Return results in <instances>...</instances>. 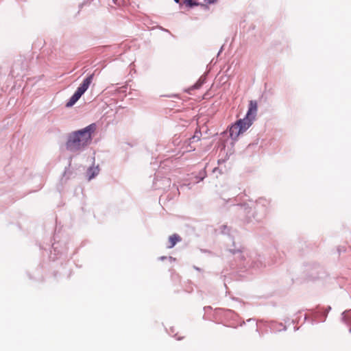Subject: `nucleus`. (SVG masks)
I'll use <instances>...</instances> for the list:
<instances>
[{"instance_id":"obj_1","label":"nucleus","mask_w":351,"mask_h":351,"mask_svg":"<svg viewBox=\"0 0 351 351\" xmlns=\"http://www.w3.org/2000/svg\"><path fill=\"white\" fill-rule=\"evenodd\" d=\"M95 130V123H91L82 129L69 133L65 144L66 149L71 153H78L84 150L90 143L92 134Z\"/></svg>"},{"instance_id":"obj_2","label":"nucleus","mask_w":351,"mask_h":351,"mask_svg":"<svg viewBox=\"0 0 351 351\" xmlns=\"http://www.w3.org/2000/svg\"><path fill=\"white\" fill-rule=\"evenodd\" d=\"M229 251L238 262L237 265L241 269L257 271L264 266L263 258L260 255H250L248 251L244 247L237 248L234 245V247L230 248Z\"/></svg>"},{"instance_id":"obj_3","label":"nucleus","mask_w":351,"mask_h":351,"mask_svg":"<svg viewBox=\"0 0 351 351\" xmlns=\"http://www.w3.org/2000/svg\"><path fill=\"white\" fill-rule=\"evenodd\" d=\"M257 110L256 101H250L248 110L245 117L237 120L229 128V134L232 139L236 140L241 133L246 131L252 125L256 116Z\"/></svg>"},{"instance_id":"obj_4","label":"nucleus","mask_w":351,"mask_h":351,"mask_svg":"<svg viewBox=\"0 0 351 351\" xmlns=\"http://www.w3.org/2000/svg\"><path fill=\"white\" fill-rule=\"evenodd\" d=\"M270 206V201L264 197L258 198L255 202L254 212L253 218L257 222L261 221L264 219L269 211Z\"/></svg>"},{"instance_id":"obj_5","label":"nucleus","mask_w":351,"mask_h":351,"mask_svg":"<svg viewBox=\"0 0 351 351\" xmlns=\"http://www.w3.org/2000/svg\"><path fill=\"white\" fill-rule=\"evenodd\" d=\"M94 74H90L88 75L82 82V83L80 85V86L77 88L75 90V93L79 95V96H81L84 95V93L88 90L89 88L93 79Z\"/></svg>"},{"instance_id":"obj_6","label":"nucleus","mask_w":351,"mask_h":351,"mask_svg":"<svg viewBox=\"0 0 351 351\" xmlns=\"http://www.w3.org/2000/svg\"><path fill=\"white\" fill-rule=\"evenodd\" d=\"M341 320L347 326H351V309L346 310L341 313Z\"/></svg>"},{"instance_id":"obj_7","label":"nucleus","mask_w":351,"mask_h":351,"mask_svg":"<svg viewBox=\"0 0 351 351\" xmlns=\"http://www.w3.org/2000/svg\"><path fill=\"white\" fill-rule=\"evenodd\" d=\"M99 172V169L98 167H90L86 171L87 177L88 180L94 178Z\"/></svg>"},{"instance_id":"obj_8","label":"nucleus","mask_w":351,"mask_h":351,"mask_svg":"<svg viewBox=\"0 0 351 351\" xmlns=\"http://www.w3.org/2000/svg\"><path fill=\"white\" fill-rule=\"evenodd\" d=\"M270 328L274 332H280L287 329L282 323H277L275 322H271Z\"/></svg>"},{"instance_id":"obj_9","label":"nucleus","mask_w":351,"mask_h":351,"mask_svg":"<svg viewBox=\"0 0 351 351\" xmlns=\"http://www.w3.org/2000/svg\"><path fill=\"white\" fill-rule=\"evenodd\" d=\"M169 241L170 244L168 248H172L178 242L181 241V237L178 234H173L169 237Z\"/></svg>"},{"instance_id":"obj_10","label":"nucleus","mask_w":351,"mask_h":351,"mask_svg":"<svg viewBox=\"0 0 351 351\" xmlns=\"http://www.w3.org/2000/svg\"><path fill=\"white\" fill-rule=\"evenodd\" d=\"M206 82V77L201 76L197 82L189 88L190 90L199 89Z\"/></svg>"},{"instance_id":"obj_11","label":"nucleus","mask_w":351,"mask_h":351,"mask_svg":"<svg viewBox=\"0 0 351 351\" xmlns=\"http://www.w3.org/2000/svg\"><path fill=\"white\" fill-rule=\"evenodd\" d=\"M81 97L79 96L75 92L74 94L70 97L69 100L67 101L66 106L71 107L73 106Z\"/></svg>"},{"instance_id":"obj_12","label":"nucleus","mask_w":351,"mask_h":351,"mask_svg":"<svg viewBox=\"0 0 351 351\" xmlns=\"http://www.w3.org/2000/svg\"><path fill=\"white\" fill-rule=\"evenodd\" d=\"M206 176V171L204 169H203L199 172L198 175L195 177L194 182L196 183H198L200 181L203 180Z\"/></svg>"},{"instance_id":"obj_13","label":"nucleus","mask_w":351,"mask_h":351,"mask_svg":"<svg viewBox=\"0 0 351 351\" xmlns=\"http://www.w3.org/2000/svg\"><path fill=\"white\" fill-rule=\"evenodd\" d=\"M201 136H202L201 132L196 130L194 135L189 139V143L191 144V143H193L195 142H197L198 141L200 140Z\"/></svg>"},{"instance_id":"obj_14","label":"nucleus","mask_w":351,"mask_h":351,"mask_svg":"<svg viewBox=\"0 0 351 351\" xmlns=\"http://www.w3.org/2000/svg\"><path fill=\"white\" fill-rule=\"evenodd\" d=\"M112 3L114 5L121 6L126 5L130 3V0H112Z\"/></svg>"},{"instance_id":"obj_15","label":"nucleus","mask_w":351,"mask_h":351,"mask_svg":"<svg viewBox=\"0 0 351 351\" xmlns=\"http://www.w3.org/2000/svg\"><path fill=\"white\" fill-rule=\"evenodd\" d=\"M184 3L186 4V5H187L189 8H192L199 5L198 2L193 0H184Z\"/></svg>"},{"instance_id":"obj_16","label":"nucleus","mask_w":351,"mask_h":351,"mask_svg":"<svg viewBox=\"0 0 351 351\" xmlns=\"http://www.w3.org/2000/svg\"><path fill=\"white\" fill-rule=\"evenodd\" d=\"M161 182H162V185L164 186H168L170 185V180L169 178H164L161 180Z\"/></svg>"},{"instance_id":"obj_17","label":"nucleus","mask_w":351,"mask_h":351,"mask_svg":"<svg viewBox=\"0 0 351 351\" xmlns=\"http://www.w3.org/2000/svg\"><path fill=\"white\" fill-rule=\"evenodd\" d=\"M158 178H155L154 181V186L155 189H163L164 187L162 186H161L160 184H158Z\"/></svg>"},{"instance_id":"obj_18","label":"nucleus","mask_w":351,"mask_h":351,"mask_svg":"<svg viewBox=\"0 0 351 351\" xmlns=\"http://www.w3.org/2000/svg\"><path fill=\"white\" fill-rule=\"evenodd\" d=\"M224 312L226 313V315L230 316L231 317H234V316L236 315L235 313L232 310L228 309V310L224 311Z\"/></svg>"},{"instance_id":"obj_19","label":"nucleus","mask_w":351,"mask_h":351,"mask_svg":"<svg viewBox=\"0 0 351 351\" xmlns=\"http://www.w3.org/2000/svg\"><path fill=\"white\" fill-rule=\"evenodd\" d=\"M221 232H222L223 234L228 233V232H229V228H228V227L227 226H226V225H223V226L221 227Z\"/></svg>"},{"instance_id":"obj_20","label":"nucleus","mask_w":351,"mask_h":351,"mask_svg":"<svg viewBox=\"0 0 351 351\" xmlns=\"http://www.w3.org/2000/svg\"><path fill=\"white\" fill-rule=\"evenodd\" d=\"M52 248H53V251H54V252H55V253H56V252H57V254H58L59 253H60V251H59V250H58V246H57L55 243H54V244H53V245H52Z\"/></svg>"},{"instance_id":"obj_21","label":"nucleus","mask_w":351,"mask_h":351,"mask_svg":"<svg viewBox=\"0 0 351 351\" xmlns=\"http://www.w3.org/2000/svg\"><path fill=\"white\" fill-rule=\"evenodd\" d=\"M238 206H239L240 208H241V209H242V208H244L245 209H246V208H245V204H239V205H238Z\"/></svg>"},{"instance_id":"obj_22","label":"nucleus","mask_w":351,"mask_h":351,"mask_svg":"<svg viewBox=\"0 0 351 351\" xmlns=\"http://www.w3.org/2000/svg\"><path fill=\"white\" fill-rule=\"evenodd\" d=\"M193 268H194L195 270H197V271H200V270H201V269H200V268H199V267H196V266H194V267H193Z\"/></svg>"},{"instance_id":"obj_23","label":"nucleus","mask_w":351,"mask_h":351,"mask_svg":"<svg viewBox=\"0 0 351 351\" xmlns=\"http://www.w3.org/2000/svg\"><path fill=\"white\" fill-rule=\"evenodd\" d=\"M165 258H166V257H165V256H160V257L159 258V259H160V260H162H162H165Z\"/></svg>"},{"instance_id":"obj_24","label":"nucleus","mask_w":351,"mask_h":351,"mask_svg":"<svg viewBox=\"0 0 351 351\" xmlns=\"http://www.w3.org/2000/svg\"><path fill=\"white\" fill-rule=\"evenodd\" d=\"M162 29L163 31H165V32H169V30H168V29H167L162 28Z\"/></svg>"},{"instance_id":"obj_25","label":"nucleus","mask_w":351,"mask_h":351,"mask_svg":"<svg viewBox=\"0 0 351 351\" xmlns=\"http://www.w3.org/2000/svg\"><path fill=\"white\" fill-rule=\"evenodd\" d=\"M176 3H179L180 0H173Z\"/></svg>"},{"instance_id":"obj_26","label":"nucleus","mask_w":351,"mask_h":351,"mask_svg":"<svg viewBox=\"0 0 351 351\" xmlns=\"http://www.w3.org/2000/svg\"><path fill=\"white\" fill-rule=\"evenodd\" d=\"M298 329H299V328H296V327L294 328L295 331L298 330Z\"/></svg>"},{"instance_id":"obj_27","label":"nucleus","mask_w":351,"mask_h":351,"mask_svg":"<svg viewBox=\"0 0 351 351\" xmlns=\"http://www.w3.org/2000/svg\"><path fill=\"white\" fill-rule=\"evenodd\" d=\"M304 320H306L307 319V316L306 315H304Z\"/></svg>"},{"instance_id":"obj_28","label":"nucleus","mask_w":351,"mask_h":351,"mask_svg":"<svg viewBox=\"0 0 351 351\" xmlns=\"http://www.w3.org/2000/svg\"><path fill=\"white\" fill-rule=\"evenodd\" d=\"M53 260H55L56 258V257H52L51 256H50Z\"/></svg>"},{"instance_id":"obj_29","label":"nucleus","mask_w":351,"mask_h":351,"mask_svg":"<svg viewBox=\"0 0 351 351\" xmlns=\"http://www.w3.org/2000/svg\"><path fill=\"white\" fill-rule=\"evenodd\" d=\"M331 309V307L330 306H328V311L330 310Z\"/></svg>"},{"instance_id":"obj_30","label":"nucleus","mask_w":351,"mask_h":351,"mask_svg":"<svg viewBox=\"0 0 351 351\" xmlns=\"http://www.w3.org/2000/svg\"><path fill=\"white\" fill-rule=\"evenodd\" d=\"M217 170V168H214L213 172H215Z\"/></svg>"},{"instance_id":"obj_31","label":"nucleus","mask_w":351,"mask_h":351,"mask_svg":"<svg viewBox=\"0 0 351 351\" xmlns=\"http://www.w3.org/2000/svg\"><path fill=\"white\" fill-rule=\"evenodd\" d=\"M250 221H252V220H251V219L247 220V222H250Z\"/></svg>"},{"instance_id":"obj_32","label":"nucleus","mask_w":351,"mask_h":351,"mask_svg":"<svg viewBox=\"0 0 351 351\" xmlns=\"http://www.w3.org/2000/svg\"><path fill=\"white\" fill-rule=\"evenodd\" d=\"M349 332H351V327L349 328Z\"/></svg>"},{"instance_id":"obj_33","label":"nucleus","mask_w":351,"mask_h":351,"mask_svg":"<svg viewBox=\"0 0 351 351\" xmlns=\"http://www.w3.org/2000/svg\"><path fill=\"white\" fill-rule=\"evenodd\" d=\"M182 339L181 337H177V339H178V340H180V339Z\"/></svg>"},{"instance_id":"obj_34","label":"nucleus","mask_w":351,"mask_h":351,"mask_svg":"<svg viewBox=\"0 0 351 351\" xmlns=\"http://www.w3.org/2000/svg\"><path fill=\"white\" fill-rule=\"evenodd\" d=\"M171 332H173V329L171 328Z\"/></svg>"}]
</instances>
